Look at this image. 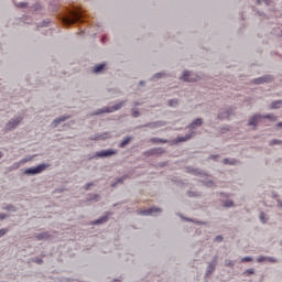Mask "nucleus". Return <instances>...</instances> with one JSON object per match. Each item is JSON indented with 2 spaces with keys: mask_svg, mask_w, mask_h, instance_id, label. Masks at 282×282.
<instances>
[{
  "mask_svg": "<svg viewBox=\"0 0 282 282\" xmlns=\"http://www.w3.org/2000/svg\"><path fill=\"white\" fill-rule=\"evenodd\" d=\"M45 169H47V165L40 164L36 167H30V169L25 170V174L26 175H37V173H43V171H45Z\"/></svg>",
  "mask_w": 282,
  "mask_h": 282,
  "instance_id": "nucleus-1",
  "label": "nucleus"
},
{
  "mask_svg": "<svg viewBox=\"0 0 282 282\" xmlns=\"http://www.w3.org/2000/svg\"><path fill=\"white\" fill-rule=\"evenodd\" d=\"M80 21V14L73 12L72 18H64L63 22L65 25H74V23Z\"/></svg>",
  "mask_w": 282,
  "mask_h": 282,
  "instance_id": "nucleus-2",
  "label": "nucleus"
},
{
  "mask_svg": "<svg viewBox=\"0 0 282 282\" xmlns=\"http://www.w3.org/2000/svg\"><path fill=\"white\" fill-rule=\"evenodd\" d=\"M124 106V102H119L116 106L111 107V108H104L102 110H100L98 113H111V111H118V109H122V107Z\"/></svg>",
  "mask_w": 282,
  "mask_h": 282,
  "instance_id": "nucleus-3",
  "label": "nucleus"
},
{
  "mask_svg": "<svg viewBox=\"0 0 282 282\" xmlns=\"http://www.w3.org/2000/svg\"><path fill=\"white\" fill-rule=\"evenodd\" d=\"M193 76L194 75L191 74L188 70H185L182 75V80H184L185 83H193L197 80V78H194Z\"/></svg>",
  "mask_w": 282,
  "mask_h": 282,
  "instance_id": "nucleus-4",
  "label": "nucleus"
},
{
  "mask_svg": "<svg viewBox=\"0 0 282 282\" xmlns=\"http://www.w3.org/2000/svg\"><path fill=\"white\" fill-rule=\"evenodd\" d=\"M23 119L22 118H17V119H12L9 123H8V126H7V129H14L15 127H18V124H21V121H22Z\"/></svg>",
  "mask_w": 282,
  "mask_h": 282,
  "instance_id": "nucleus-5",
  "label": "nucleus"
},
{
  "mask_svg": "<svg viewBox=\"0 0 282 282\" xmlns=\"http://www.w3.org/2000/svg\"><path fill=\"white\" fill-rule=\"evenodd\" d=\"M109 155H116V151H112V150H106V151H101V152H98L96 154L97 158H107Z\"/></svg>",
  "mask_w": 282,
  "mask_h": 282,
  "instance_id": "nucleus-6",
  "label": "nucleus"
},
{
  "mask_svg": "<svg viewBox=\"0 0 282 282\" xmlns=\"http://www.w3.org/2000/svg\"><path fill=\"white\" fill-rule=\"evenodd\" d=\"M155 213H162V209H160L158 207H152L150 209L141 212V215H153Z\"/></svg>",
  "mask_w": 282,
  "mask_h": 282,
  "instance_id": "nucleus-7",
  "label": "nucleus"
},
{
  "mask_svg": "<svg viewBox=\"0 0 282 282\" xmlns=\"http://www.w3.org/2000/svg\"><path fill=\"white\" fill-rule=\"evenodd\" d=\"M260 118V115H254L253 117H251L249 120V127H257V122H259Z\"/></svg>",
  "mask_w": 282,
  "mask_h": 282,
  "instance_id": "nucleus-8",
  "label": "nucleus"
},
{
  "mask_svg": "<svg viewBox=\"0 0 282 282\" xmlns=\"http://www.w3.org/2000/svg\"><path fill=\"white\" fill-rule=\"evenodd\" d=\"M270 80H272L271 76H264V77L256 79V84L261 85V83H270Z\"/></svg>",
  "mask_w": 282,
  "mask_h": 282,
  "instance_id": "nucleus-9",
  "label": "nucleus"
},
{
  "mask_svg": "<svg viewBox=\"0 0 282 282\" xmlns=\"http://www.w3.org/2000/svg\"><path fill=\"white\" fill-rule=\"evenodd\" d=\"M105 67H106L105 64H99V65H97V66L94 67L93 72H94L95 74H98V73L102 72V69H105Z\"/></svg>",
  "mask_w": 282,
  "mask_h": 282,
  "instance_id": "nucleus-10",
  "label": "nucleus"
},
{
  "mask_svg": "<svg viewBox=\"0 0 282 282\" xmlns=\"http://www.w3.org/2000/svg\"><path fill=\"white\" fill-rule=\"evenodd\" d=\"M67 117H59V118H57V119H55L54 121H53V127H58V124H61V122H65V119H66Z\"/></svg>",
  "mask_w": 282,
  "mask_h": 282,
  "instance_id": "nucleus-11",
  "label": "nucleus"
},
{
  "mask_svg": "<svg viewBox=\"0 0 282 282\" xmlns=\"http://www.w3.org/2000/svg\"><path fill=\"white\" fill-rule=\"evenodd\" d=\"M281 107H282V101H281V100H279V101H273V102L271 104V109H281Z\"/></svg>",
  "mask_w": 282,
  "mask_h": 282,
  "instance_id": "nucleus-12",
  "label": "nucleus"
},
{
  "mask_svg": "<svg viewBox=\"0 0 282 282\" xmlns=\"http://www.w3.org/2000/svg\"><path fill=\"white\" fill-rule=\"evenodd\" d=\"M131 142V138L127 137L126 139H123V141L119 144V147L121 149H124V147H127V144H129Z\"/></svg>",
  "mask_w": 282,
  "mask_h": 282,
  "instance_id": "nucleus-13",
  "label": "nucleus"
},
{
  "mask_svg": "<svg viewBox=\"0 0 282 282\" xmlns=\"http://www.w3.org/2000/svg\"><path fill=\"white\" fill-rule=\"evenodd\" d=\"M109 138V133L99 134L94 140H107Z\"/></svg>",
  "mask_w": 282,
  "mask_h": 282,
  "instance_id": "nucleus-14",
  "label": "nucleus"
},
{
  "mask_svg": "<svg viewBox=\"0 0 282 282\" xmlns=\"http://www.w3.org/2000/svg\"><path fill=\"white\" fill-rule=\"evenodd\" d=\"M186 140H191V134H187L186 137H178L176 142H186Z\"/></svg>",
  "mask_w": 282,
  "mask_h": 282,
  "instance_id": "nucleus-15",
  "label": "nucleus"
},
{
  "mask_svg": "<svg viewBox=\"0 0 282 282\" xmlns=\"http://www.w3.org/2000/svg\"><path fill=\"white\" fill-rule=\"evenodd\" d=\"M202 127V119H196L192 124L191 127Z\"/></svg>",
  "mask_w": 282,
  "mask_h": 282,
  "instance_id": "nucleus-16",
  "label": "nucleus"
},
{
  "mask_svg": "<svg viewBox=\"0 0 282 282\" xmlns=\"http://www.w3.org/2000/svg\"><path fill=\"white\" fill-rule=\"evenodd\" d=\"M19 166H21L20 163H14L12 166L9 167V171H17V169H19Z\"/></svg>",
  "mask_w": 282,
  "mask_h": 282,
  "instance_id": "nucleus-17",
  "label": "nucleus"
},
{
  "mask_svg": "<svg viewBox=\"0 0 282 282\" xmlns=\"http://www.w3.org/2000/svg\"><path fill=\"white\" fill-rule=\"evenodd\" d=\"M260 220L262 221V224H265L268 221V218H265V214L264 213L260 214Z\"/></svg>",
  "mask_w": 282,
  "mask_h": 282,
  "instance_id": "nucleus-18",
  "label": "nucleus"
},
{
  "mask_svg": "<svg viewBox=\"0 0 282 282\" xmlns=\"http://www.w3.org/2000/svg\"><path fill=\"white\" fill-rule=\"evenodd\" d=\"M107 221V217H101L100 219L96 220L95 224H105Z\"/></svg>",
  "mask_w": 282,
  "mask_h": 282,
  "instance_id": "nucleus-19",
  "label": "nucleus"
},
{
  "mask_svg": "<svg viewBox=\"0 0 282 282\" xmlns=\"http://www.w3.org/2000/svg\"><path fill=\"white\" fill-rule=\"evenodd\" d=\"M50 236L47 234H42L37 236V239H47Z\"/></svg>",
  "mask_w": 282,
  "mask_h": 282,
  "instance_id": "nucleus-20",
  "label": "nucleus"
},
{
  "mask_svg": "<svg viewBox=\"0 0 282 282\" xmlns=\"http://www.w3.org/2000/svg\"><path fill=\"white\" fill-rule=\"evenodd\" d=\"M274 144H281V141L274 139V140L271 141L270 145L272 147Z\"/></svg>",
  "mask_w": 282,
  "mask_h": 282,
  "instance_id": "nucleus-21",
  "label": "nucleus"
},
{
  "mask_svg": "<svg viewBox=\"0 0 282 282\" xmlns=\"http://www.w3.org/2000/svg\"><path fill=\"white\" fill-rule=\"evenodd\" d=\"M177 105V100H170V107H175Z\"/></svg>",
  "mask_w": 282,
  "mask_h": 282,
  "instance_id": "nucleus-22",
  "label": "nucleus"
},
{
  "mask_svg": "<svg viewBox=\"0 0 282 282\" xmlns=\"http://www.w3.org/2000/svg\"><path fill=\"white\" fill-rule=\"evenodd\" d=\"M132 116H133V118H138V116H140V112L137 111V110H133V111H132Z\"/></svg>",
  "mask_w": 282,
  "mask_h": 282,
  "instance_id": "nucleus-23",
  "label": "nucleus"
},
{
  "mask_svg": "<svg viewBox=\"0 0 282 282\" xmlns=\"http://www.w3.org/2000/svg\"><path fill=\"white\" fill-rule=\"evenodd\" d=\"M242 263H245L246 261H252V258H250V257H245V258H242Z\"/></svg>",
  "mask_w": 282,
  "mask_h": 282,
  "instance_id": "nucleus-24",
  "label": "nucleus"
},
{
  "mask_svg": "<svg viewBox=\"0 0 282 282\" xmlns=\"http://www.w3.org/2000/svg\"><path fill=\"white\" fill-rule=\"evenodd\" d=\"M265 118H268L269 120H276V117H274L272 115H268V116H265Z\"/></svg>",
  "mask_w": 282,
  "mask_h": 282,
  "instance_id": "nucleus-25",
  "label": "nucleus"
},
{
  "mask_svg": "<svg viewBox=\"0 0 282 282\" xmlns=\"http://www.w3.org/2000/svg\"><path fill=\"white\" fill-rule=\"evenodd\" d=\"M224 164H235V161L230 162V160L225 159V160H224Z\"/></svg>",
  "mask_w": 282,
  "mask_h": 282,
  "instance_id": "nucleus-26",
  "label": "nucleus"
},
{
  "mask_svg": "<svg viewBox=\"0 0 282 282\" xmlns=\"http://www.w3.org/2000/svg\"><path fill=\"white\" fill-rule=\"evenodd\" d=\"M230 113L226 112L225 116L224 115H219L218 118H229Z\"/></svg>",
  "mask_w": 282,
  "mask_h": 282,
  "instance_id": "nucleus-27",
  "label": "nucleus"
},
{
  "mask_svg": "<svg viewBox=\"0 0 282 282\" xmlns=\"http://www.w3.org/2000/svg\"><path fill=\"white\" fill-rule=\"evenodd\" d=\"M6 232H8V230L1 229V230H0V237H3V235H6Z\"/></svg>",
  "mask_w": 282,
  "mask_h": 282,
  "instance_id": "nucleus-28",
  "label": "nucleus"
},
{
  "mask_svg": "<svg viewBox=\"0 0 282 282\" xmlns=\"http://www.w3.org/2000/svg\"><path fill=\"white\" fill-rule=\"evenodd\" d=\"M225 206H226L227 208H230V206H232V202H227V203L225 204Z\"/></svg>",
  "mask_w": 282,
  "mask_h": 282,
  "instance_id": "nucleus-29",
  "label": "nucleus"
},
{
  "mask_svg": "<svg viewBox=\"0 0 282 282\" xmlns=\"http://www.w3.org/2000/svg\"><path fill=\"white\" fill-rule=\"evenodd\" d=\"M258 261H259V263H261V262L265 261V258L264 257H260V258H258Z\"/></svg>",
  "mask_w": 282,
  "mask_h": 282,
  "instance_id": "nucleus-30",
  "label": "nucleus"
},
{
  "mask_svg": "<svg viewBox=\"0 0 282 282\" xmlns=\"http://www.w3.org/2000/svg\"><path fill=\"white\" fill-rule=\"evenodd\" d=\"M247 274H254V270L252 269L247 270Z\"/></svg>",
  "mask_w": 282,
  "mask_h": 282,
  "instance_id": "nucleus-31",
  "label": "nucleus"
},
{
  "mask_svg": "<svg viewBox=\"0 0 282 282\" xmlns=\"http://www.w3.org/2000/svg\"><path fill=\"white\" fill-rule=\"evenodd\" d=\"M223 240H224V238L221 236L216 237V241H223Z\"/></svg>",
  "mask_w": 282,
  "mask_h": 282,
  "instance_id": "nucleus-32",
  "label": "nucleus"
},
{
  "mask_svg": "<svg viewBox=\"0 0 282 282\" xmlns=\"http://www.w3.org/2000/svg\"><path fill=\"white\" fill-rule=\"evenodd\" d=\"M154 142H163V143H166V140L155 139Z\"/></svg>",
  "mask_w": 282,
  "mask_h": 282,
  "instance_id": "nucleus-33",
  "label": "nucleus"
},
{
  "mask_svg": "<svg viewBox=\"0 0 282 282\" xmlns=\"http://www.w3.org/2000/svg\"><path fill=\"white\" fill-rule=\"evenodd\" d=\"M160 76H162V74L159 73L154 76V78H160Z\"/></svg>",
  "mask_w": 282,
  "mask_h": 282,
  "instance_id": "nucleus-34",
  "label": "nucleus"
},
{
  "mask_svg": "<svg viewBox=\"0 0 282 282\" xmlns=\"http://www.w3.org/2000/svg\"><path fill=\"white\" fill-rule=\"evenodd\" d=\"M212 185H213V182L206 183V186H212Z\"/></svg>",
  "mask_w": 282,
  "mask_h": 282,
  "instance_id": "nucleus-35",
  "label": "nucleus"
},
{
  "mask_svg": "<svg viewBox=\"0 0 282 282\" xmlns=\"http://www.w3.org/2000/svg\"><path fill=\"white\" fill-rule=\"evenodd\" d=\"M118 183H119V184H122V178H119V180H118Z\"/></svg>",
  "mask_w": 282,
  "mask_h": 282,
  "instance_id": "nucleus-36",
  "label": "nucleus"
},
{
  "mask_svg": "<svg viewBox=\"0 0 282 282\" xmlns=\"http://www.w3.org/2000/svg\"><path fill=\"white\" fill-rule=\"evenodd\" d=\"M89 186H91V184H88V185H87L86 191H88V189H89Z\"/></svg>",
  "mask_w": 282,
  "mask_h": 282,
  "instance_id": "nucleus-37",
  "label": "nucleus"
},
{
  "mask_svg": "<svg viewBox=\"0 0 282 282\" xmlns=\"http://www.w3.org/2000/svg\"><path fill=\"white\" fill-rule=\"evenodd\" d=\"M0 219H6V216L4 215L0 216Z\"/></svg>",
  "mask_w": 282,
  "mask_h": 282,
  "instance_id": "nucleus-38",
  "label": "nucleus"
},
{
  "mask_svg": "<svg viewBox=\"0 0 282 282\" xmlns=\"http://www.w3.org/2000/svg\"><path fill=\"white\" fill-rule=\"evenodd\" d=\"M0 158H3V153L0 152Z\"/></svg>",
  "mask_w": 282,
  "mask_h": 282,
  "instance_id": "nucleus-39",
  "label": "nucleus"
},
{
  "mask_svg": "<svg viewBox=\"0 0 282 282\" xmlns=\"http://www.w3.org/2000/svg\"><path fill=\"white\" fill-rule=\"evenodd\" d=\"M278 127H282V123H278Z\"/></svg>",
  "mask_w": 282,
  "mask_h": 282,
  "instance_id": "nucleus-40",
  "label": "nucleus"
},
{
  "mask_svg": "<svg viewBox=\"0 0 282 282\" xmlns=\"http://www.w3.org/2000/svg\"><path fill=\"white\" fill-rule=\"evenodd\" d=\"M189 197H193V194L188 193Z\"/></svg>",
  "mask_w": 282,
  "mask_h": 282,
  "instance_id": "nucleus-41",
  "label": "nucleus"
},
{
  "mask_svg": "<svg viewBox=\"0 0 282 282\" xmlns=\"http://www.w3.org/2000/svg\"><path fill=\"white\" fill-rule=\"evenodd\" d=\"M36 263H41V260H36Z\"/></svg>",
  "mask_w": 282,
  "mask_h": 282,
  "instance_id": "nucleus-42",
  "label": "nucleus"
},
{
  "mask_svg": "<svg viewBox=\"0 0 282 282\" xmlns=\"http://www.w3.org/2000/svg\"><path fill=\"white\" fill-rule=\"evenodd\" d=\"M21 6H22V7H25V3H22Z\"/></svg>",
  "mask_w": 282,
  "mask_h": 282,
  "instance_id": "nucleus-43",
  "label": "nucleus"
},
{
  "mask_svg": "<svg viewBox=\"0 0 282 282\" xmlns=\"http://www.w3.org/2000/svg\"><path fill=\"white\" fill-rule=\"evenodd\" d=\"M115 282H120V280H115Z\"/></svg>",
  "mask_w": 282,
  "mask_h": 282,
  "instance_id": "nucleus-44",
  "label": "nucleus"
}]
</instances>
